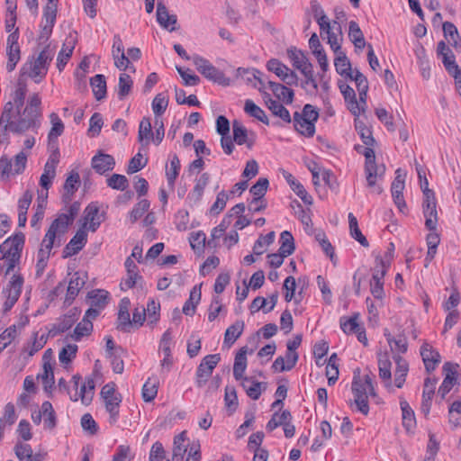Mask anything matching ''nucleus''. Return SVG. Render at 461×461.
I'll list each match as a JSON object with an SVG mask.
<instances>
[{
  "instance_id": "obj_1",
  "label": "nucleus",
  "mask_w": 461,
  "mask_h": 461,
  "mask_svg": "<svg viewBox=\"0 0 461 461\" xmlns=\"http://www.w3.org/2000/svg\"><path fill=\"white\" fill-rule=\"evenodd\" d=\"M26 95V85L19 82L2 112L0 123H5V129L14 133H23L37 128L39 124L41 98L38 93H34L24 106Z\"/></svg>"
},
{
  "instance_id": "obj_2",
  "label": "nucleus",
  "mask_w": 461,
  "mask_h": 461,
  "mask_svg": "<svg viewBox=\"0 0 461 461\" xmlns=\"http://www.w3.org/2000/svg\"><path fill=\"white\" fill-rule=\"evenodd\" d=\"M58 222L54 226H50L44 238L41 240V247L37 253V261L35 265L36 276L43 275L51 254L52 249L60 247L62 244V235L59 234L57 228Z\"/></svg>"
},
{
  "instance_id": "obj_3",
  "label": "nucleus",
  "mask_w": 461,
  "mask_h": 461,
  "mask_svg": "<svg viewBox=\"0 0 461 461\" xmlns=\"http://www.w3.org/2000/svg\"><path fill=\"white\" fill-rule=\"evenodd\" d=\"M352 392L354 394V402L357 410L363 414L367 415L369 412L368 396H375V392L373 385L372 378L369 375H366L363 379L356 372L352 381Z\"/></svg>"
},
{
  "instance_id": "obj_4",
  "label": "nucleus",
  "mask_w": 461,
  "mask_h": 461,
  "mask_svg": "<svg viewBox=\"0 0 461 461\" xmlns=\"http://www.w3.org/2000/svg\"><path fill=\"white\" fill-rule=\"evenodd\" d=\"M54 57V51L46 46L37 58L27 61L22 68V73L40 83L47 75L49 65Z\"/></svg>"
},
{
  "instance_id": "obj_5",
  "label": "nucleus",
  "mask_w": 461,
  "mask_h": 461,
  "mask_svg": "<svg viewBox=\"0 0 461 461\" xmlns=\"http://www.w3.org/2000/svg\"><path fill=\"white\" fill-rule=\"evenodd\" d=\"M314 18L320 26L321 35L322 36L323 33L327 34L328 43L330 49L335 53H338V51L341 50L339 40L342 38V31L339 23L337 21L330 22L324 11L320 7L314 10Z\"/></svg>"
},
{
  "instance_id": "obj_6",
  "label": "nucleus",
  "mask_w": 461,
  "mask_h": 461,
  "mask_svg": "<svg viewBox=\"0 0 461 461\" xmlns=\"http://www.w3.org/2000/svg\"><path fill=\"white\" fill-rule=\"evenodd\" d=\"M319 113L312 104H305L301 113H294V127L303 136L312 137L315 133V122Z\"/></svg>"
},
{
  "instance_id": "obj_7",
  "label": "nucleus",
  "mask_w": 461,
  "mask_h": 461,
  "mask_svg": "<svg viewBox=\"0 0 461 461\" xmlns=\"http://www.w3.org/2000/svg\"><path fill=\"white\" fill-rule=\"evenodd\" d=\"M100 394L105 410L109 413V423L112 425L115 424L120 415V407L122 400L121 393L116 392L114 383H108L103 386Z\"/></svg>"
},
{
  "instance_id": "obj_8",
  "label": "nucleus",
  "mask_w": 461,
  "mask_h": 461,
  "mask_svg": "<svg viewBox=\"0 0 461 461\" xmlns=\"http://www.w3.org/2000/svg\"><path fill=\"white\" fill-rule=\"evenodd\" d=\"M80 381L81 376L78 374L72 376L71 384L74 392L68 391V395L71 401L77 402L80 399L83 404L88 405L94 397L95 380L92 377H87L85 383L80 386V390L78 392Z\"/></svg>"
},
{
  "instance_id": "obj_9",
  "label": "nucleus",
  "mask_w": 461,
  "mask_h": 461,
  "mask_svg": "<svg viewBox=\"0 0 461 461\" xmlns=\"http://www.w3.org/2000/svg\"><path fill=\"white\" fill-rule=\"evenodd\" d=\"M24 284V278L22 274L14 272L10 277L6 286L3 290L5 303L3 304V312H9L18 301Z\"/></svg>"
},
{
  "instance_id": "obj_10",
  "label": "nucleus",
  "mask_w": 461,
  "mask_h": 461,
  "mask_svg": "<svg viewBox=\"0 0 461 461\" xmlns=\"http://www.w3.org/2000/svg\"><path fill=\"white\" fill-rule=\"evenodd\" d=\"M192 60L196 67V69L204 77L221 85L227 84V79L224 74L216 68L209 60L198 55H194L192 57Z\"/></svg>"
},
{
  "instance_id": "obj_11",
  "label": "nucleus",
  "mask_w": 461,
  "mask_h": 461,
  "mask_svg": "<svg viewBox=\"0 0 461 461\" xmlns=\"http://www.w3.org/2000/svg\"><path fill=\"white\" fill-rule=\"evenodd\" d=\"M25 242V236L19 232L6 239L0 245V253L4 258H10L20 261Z\"/></svg>"
},
{
  "instance_id": "obj_12",
  "label": "nucleus",
  "mask_w": 461,
  "mask_h": 461,
  "mask_svg": "<svg viewBox=\"0 0 461 461\" xmlns=\"http://www.w3.org/2000/svg\"><path fill=\"white\" fill-rule=\"evenodd\" d=\"M220 360V354L207 355L202 359L196 370L195 383L198 387L205 384Z\"/></svg>"
},
{
  "instance_id": "obj_13",
  "label": "nucleus",
  "mask_w": 461,
  "mask_h": 461,
  "mask_svg": "<svg viewBox=\"0 0 461 461\" xmlns=\"http://www.w3.org/2000/svg\"><path fill=\"white\" fill-rule=\"evenodd\" d=\"M425 226L429 230H435L438 224L437 202L432 190L426 191V196L422 203Z\"/></svg>"
},
{
  "instance_id": "obj_14",
  "label": "nucleus",
  "mask_w": 461,
  "mask_h": 461,
  "mask_svg": "<svg viewBox=\"0 0 461 461\" xmlns=\"http://www.w3.org/2000/svg\"><path fill=\"white\" fill-rule=\"evenodd\" d=\"M267 68L275 73L286 85H297L298 77L296 73L278 59H272L268 60L267 63Z\"/></svg>"
},
{
  "instance_id": "obj_15",
  "label": "nucleus",
  "mask_w": 461,
  "mask_h": 461,
  "mask_svg": "<svg viewBox=\"0 0 461 461\" xmlns=\"http://www.w3.org/2000/svg\"><path fill=\"white\" fill-rule=\"evenodd\" d=\"M87 279V276L84 272H75L67 288L64 304L69 306L72 304L79 291L83 288Z\"/></svg>"
},
{
  "instance_id": "obj_16",
  "label": "nucleus",
  "mask_w": 461,
  "mask_h": 461,
  "mask_svg": "<svg viewBox=\"0 0 461 461\" xmlns=\"http://www.w3.org/2000/svg\"><path fill=\"white\" fill-rule=\"evenodd\" d=\"M457 368L458 365L450 362H446L443 366V371L446 373V376L439 386L438 394L442 399H445L446 395L451 391L453 386L457 381Z\"/></svg>"
},
{
  "instance_id": "obj_17",
  "label": "nucleus",
  "mask_w": 461,
  "mask_h": 461,
  "mask_svg": "<svg viewBox=\"0 0 461 461\" xmlns=\"http://www.w3.org/2000/svg\"><path fill=\"white\" fill-rule=\"evenodd\" d=\"M79 205L77 203L72 204L68 212L60 213L58 217L51 222L50 226H54L57 222V228L60 235L64 236L68 231L69 225H71L74 221L76 215L78 213Z\"/></svg>"
},
{
  "instance_id": "obj_18",
  "label": "nucleus",
  "mask_w": 461,
  "mask_h": 461,
  "mask_svg": "<svg viewBox=\"0 0 461 461\" xmlns=\"http://www.w3.org/2000/svg\"><path fill=\"white\" fill-rule=\"evenodd\" d=\"M87 234L84 230H78L75 236L66 245L63 250V258H69L77 254L86 245Z\"/></svg>"
},
{
  "instance_id": "obj_19",
  "label": "nucleus",
  "mask_w": 461,
  "mask_h": 461,
  "mask_svg": "<svg viewBox=\"0 0 461 461\" xmlns=\"http://www.w3.org/2000/svg\"><path fill=\"white\" fill-rule=\"evenodd\" d=\"M58 163V155H50L44 166L43 173L40 178V185L42 188L48 190L50 187L52 180L56 176V167Z\"/></svg>"
},
{
  "instance_id": "obj_20",
  "label": "nucleus",
  "mask_w": 461,
  "mask_h": 461,
  "mask_svg": "<svg viewBox=\"0 0 461 461\" xmlns=\"http://www.w3.org/2000/svg\"><path fill=\"white\" fill-rule=\"evenodd\" d=\"M157 21L159 25L169 32L176 31V24L177 22L175 14H169L167 8L162 1H158L157 5Z\"/></svg>"
},
{
  "instance_id": "obj_21",
  "label": "nucleus",
  "mask_w": 461,
  "mask_h": 461,
  "mask_svg": "<svg viewBox=\"0 0 461 461\" xmlns=\"http://www.w3.org/2000/svg\"><path fill=\"white\" fill-rule=\"evenodd\" d=\"M420 355L427 372L436 369L440 362V355L429 343H424L420 348Z\"/></svg>"
},
{
  "instance_id": "obj_22",
  "label": "nucleus",
  "mask_w": 461,
  "mask_h": 461,
  "mask_svg": "<svg viewBox=\"0 0 461 461\" xmlns=\"http://www.w3.org/2000/svg\"><path fill=\"white\" fill-rule=\"evenodd\" d=\"M130 306L131 301L129 298L124 297L120 301L117 317V329L124 332L130 331V327L131 326L129 312Z\"/></svg>"
},
{
  "instance_id": "obj_23",
  "label": "nucleus",
  "mask_w": 461,
  "mask_h": 461,
  "mask_svg": "<svg viewBox=\"0 0 461 461\" xmlns=\"http://www.w3.org/2000/svg\"><path fill=\"white\" fill-rule=\"evenodd\" d=\"M91 164L96 173L104 175L114 168L115 160L113 156L100 152L93 157Z\"/></svg>"
},
{
  "instance_id": "obj_24",
  "label": "nucleus",
  "mask_w": 461,
  "mask_h": 461,
  "mask_svg": "<svg viewBox=\"0 0 461 461\" xmlns=\"http://www.w3.org/2000/svg\"><path fill=\"white\" fill-rule=\"evenodd\" d=\"M7 43L8 60L6 63V69L8 72H12L20 60V47L17 42V36L14 34L9 35Z\"/></svg>"
},
{
  "instance_id": "obj_25",
  "label": "nucleus",
  "mask_w": 461,
  "mask_h": 461,
  "mask_svg": "<svg viewBox=\"0 0 461 461\" xmlns=\"http://www.w3.org/2000/svg\"><path fill=\"white\" fill-rule=\"evenodd\" d=\"M366 178L367 186L374 189L376 194H381L383 189L376 185L378 178L382 177L384 173V167L373 165L365 166Z\"/></svg>"
},
{
  "instance_id": "obj_26",
  "label": "nucleus",
  "mask_w": 461,
  "mask_h": 461,
  "mask_svg": "<svg viewBox=\"0 0 461 461\" xmlns=\"http://www.w3.org/2000/svg\"><path fill=\"white\" fill-rule=\"evenodd\" d=\"M435 385L436 381L434 379L429 377L425 379L420 405V411L425 416H428L430 411L432 398L435 393Z\"/></svg>"
},
{
  "instance_id": "obj_27",
  "label": "nucleus",
  "mask_w": 461,
  "mask_h": 461,
  "mask_svg": "<svg viewBox=\"0 0 461 461\" xmlns=\"http://www.w3.org/2000/svg\"><path fill=\"white\" fill-rule=\"evenodd\" d=\"M282 175L290 185L291 189L302 199V201L304 203L311 205L312 203V197L307 193L303 185L298 182L291 173L283 170Z\"/></svg>"
},
{
  "instance_id": "obj_28",
  "label": "nucleus",
  "mask_w": 461,
  "mask_h": 461,
  "mask_svg": "<svg viewBox=\"0 0 461 461\" xmlns=\"http://www.w3.org/2000/svg\"><path fill=\"white\" fill-rule=\"evenodd\" d=\"M392 255L385 252L384 257L377 256L375 258V267L372 276V281L384 282V277L391 265Z\"/></svg>"
},
{
  "instance_id": "obj_29",
  "label": "nucleus",
  "mask_w": 461,
  "mask_h": 461,
  "mask_svg": "<svg viewBox=\"0 0 461 461\" xmlns=\"http://www.w3.org/2000/svg\"><path fill=\"white\" fill-rule=\"evenodd\" d=\"M41 413L44 429L53 430L57 427L58 418L51 402L45 401L41 403Z\"/></svg>"
},
{
  "instance_id": "obj_30",
  "label": "nucleus",
  "mask_w": 461,
  "mask_h": 461,
  "mask_svg": "<svg viewBox=\"0 0 461 461\" xmlns=\"http://www.w3.org/2000/svg\"><path fill=\"white\" fill-rule=\"evenodd\" d=\"M233 140L238 145H247L251 149L254 144V139L249 137L248 130L238 121L232 123Z\"/></svg>"
},
{
  "instance_id": "obj_31",
  "label": "nucleus",
  "mask_w": 461,
  "mask_h": 461,
  "mask_svg": "<svg viewBox=\"0 0 461 461\" xmlns=\"http://www.w3.org/2000/svg\"><path fill=\"white\" fill-rule=\"evenodd\" d=\"M187 440L186 431H182L174 438L172 461H182L185 452L187 451V445L185 442Z\"/></svg>"
},
{
  "instance_id": "obj_32",
  "label": "nucleus",
  "mask_w": 461,
  "mask_h": 461,
  "mask_svg": "<svg viewBox=\"0 0 461 461\" xmlns=\"http://www.w3.org/2000/svg\"><path fill=\"white\" fill-rule=\"evenodd\" d=\"M102 222L99 208L95 204H89L85 210V225L89 223L88 230L95 232Z\"/></svg>"
},
{
  "instance_id": "obj_33",
  "label": "nucleus",
  "mask_w": 461,
  "mask_h": 461,
  "mask_svg": "<svg viewBox=\"0 0 461 461\" xmlns=\"http://www.w3.org/2000/svg\"><path fill=\"white\" fill-rule=\"evenodd\" d=\"M265 103L275 116L281 118L285 122H291L292 119L288 110L278 101L273 100L268 94L265 97Z\"/></svg>"
},
{
  "instance_id": "obj_34",
  "label": "nucleus",
  "mask_w": 461,
  "mask_h": 461,
  "mask_svg": "<svg viewBox=\"0 0 461 461\" xmlns=\"http://www.w3.org/2000/svg\"><path fill=\"white\" fill-rule=\"evenodd\" d=\"M391 366L392 363L387 353L378 355L379 377L386 386H390L392 383Z\"/></svg>"
},
{
  "instance_id": "obj_35",
  "label": "nucleus",
  "mask_w": 461,
  "mask_h": 461,
  "mask_svg": "<svg viewBox=\"0 0 461 461\" xmlns=\"http://www.w3.org/2000/svg\"><path fill=\"white\" fill-rule=\"evenodd\" d=\"M278 299L277 292L272 294L270 295V306H267V300L264 297L258 296L256 297L250 305L251 312H258L262 310L265 313L270 312L274 310Z\"/></svg>"
},
{
  "instance_id": "obj_36",
  "label": "nucleus",
  "mask_w": 461,
  "mask_h": 461,
  "mask_svg": "<svg viewBox=\"0 0 461 461\" xmlns=\"http://www.w3.org/2000/svg\"><path fill=\"white\" fill-rule=\"evenodd\" d=\"M402 416V426L408 433H412L416 428V419L413 410L406 401L400 402Z\"/></svg>"
},
{
  "instance_id": "obj_37",
  "label": "nucleus",
  "mask_w": 461,
  "mask_h": 461,
  "mask_svg": "<svg viewBox=\"0 0 461 461\" xmlns=\"http://www.w3.org/2000/svg\"><path fill=\"white\" fill-rule=\"evenodd\" d=\"M393 359L396 364L394 383L398 388H401L405 382V377L409 371V365L407 361L399 355H395Z\"/></svg>"
},
{
  "instance_id": "obj_38",
  "label": "nucleus",
  "mask_w": 461,
  "mask_h": 461,
  "mask_svg": "<svg viewBox=\"0 0 461 461\" xmlns=\"http://www.w3.org/2000/svg\"><path fill=\"white\" fill-rule=\"evenodd\" d=\"M348 77L350 80L355 81L357 89L358 91L359 100L360 102L366 104V93L368 90V82L366 77L357 69H354L351 75Z\"/></svg>"
},
{
  "instance_id": "obj_39",
  "label": "nucleus",
  "mask_w": 461,
  "mask_h": 461,
  "mask_svg": "<svg viewBox=\"0 0 461 461\" xmlns=\"http://www.w3.org/2000/svg\"><path fill=\"white\" fill-rule=\"evenodd\" d=\"M75 48V40L73 38L67 39L62 46L57 58V67L61 71L67 65Z\"/></svg>"
},
{
  "instance_id": "obj_40",
  "label": "nucleus",
  "mask_w": 461,
  "mask_h": 461,
  "mask_svg": "<svg viewBox=\"0 0 461 461\" xmlns=\"http://www.w3.org/2000/svg\"><path fill=\"white\" fill-rule=\"evenodd\" d=\"M247 353L248 348L242 347L235 357L233 375L236 380H240L243 378V375L247 367Z\"/></svg>"
},
{
  "instance_id": "obj_41",
  "label": "nucleus",
  "mask_w": 461,
  "mask_h": 461,
  "mask_svg": "<svg viewBox=\"0 0 461 461\" xmlns=\"http://www.w3.org/2000/svg\"><path fill=\"white\" fill-rule=\"evenodd\" d=\"M242 387L246 391L249 397L258 400L262 391L266 389V384L260 382L252 381L250 378L245 377L242 381Z\"/></svg>"
},
{
  "instance_id": "obj_42",
  "label": "nucleus",
  "mask_w": 461,
  "mask_h": 461,
  "mask_svg": "<svg viewBox=\"0 0 461 461\" xmlns=\"http://www.w3.org/2000/svg\"><path fill=\"white\" fill-rule=\"evenodd\" d=\"M244 322L238 321L230 325L225 331L223 343L230 347L241 336L244 330Z\"/></svg>"
},
{
  "instance_id": "obj_43",
  "label": "nucleus",
  "mask_w": 461,
  "mask_h": 461,
  "mask_svg": "<svg viewBox=\"0 0 461 461\" xmlns=\"http://www.w3.org/2000/svg\"><path fill=\"white\" fill-rule=\"evenodd\" d=\"M268 86L278 99L286 104H291L293 102L294 91L292 89L282 84L275 83L272 81L268 82Z\"/></svg>"
},
{
  "instance_id": "obj_44",
  "label": "nucleus",
  "mask_w": 461,
  "mask_h": 461,
  "mask_svg": "<svg viewBox=\"0 0 461 461\" xmlns=\"http://www.w3.org/2000/svg\"><path fill=\"white\" fill-rule=\"evenodd\" d=\"M138 140L142 145H149V142L153 141L152 126L149 118L144 117L139 126Z\"/></svg>"
},
{
  "instance_id": "obj_45",
  "label": "nucleus",
  "mask_w": 461,
  "mask_h": 461,
  "mask_svg": "<svg viewBox=\"0 0 461 461\" xmlns=\"http://www.w3.org/2000/svg\"><path fill=\"white\" fill-rule=\"evenodd\" d=\"M337 57L334 60V66L336 68V71L340 76L348 77L353 70L351 69V64L348 59L347 58L346 54L339 50L338 53H336Z\"/></svg>"
},
{
  "instance_id": "obj_46",
  "label": "nucleus",
  "mask_w": 461,
  "mask_h": 461,
  "mask_svg": "<svg viewBox=\"0 0 461 461\" xmlns=\"http://www.w3.org/2000/svg\"><path fill=\"white\" fill-rule=\"evenodd\" d=\"M448 423L453 429L461 426V397L454 400L448 407Z\"/></svg>"
},
{
  "instance_id": "obj_47",
  "label": "nucleus",
  "mask_w": 461,
  "mask_h": 461,
  "mask_svg": "<svg viewBox=\"0 0 461 461\" xmlns=\"http://www.w3.org/2000/svg\"><path fill=\"white\" fill-rule=\"evenodd\" d=\"M244 111L249 116L256 118L266 125L269 124V120L265 112L258 106L252 100L247 99L244 104Z\"/></svg>"
},
{
  "instance_id": "obj_48",
  "label": "nucleus",
  "mask_w": 461,
  "mask_h": 461,
  "mask_svg": "<svg viewBox=\"0 0 461 461\" xmlns=\"http://www.w3.org/2000/svg\"><path fill=\"white\" fill-rule=\"evenodd\" d=\"M51 128L48 135L49 144L52 145L59 136H60L64 131V124L59 115L55 113H52L50 115Z\"/></svg>"
},
{
  "instance_id": "obj_49",
  "label": "nucleus",
  "mask_w": 461,
  "mask_h": 461,
  "mask_svg": "<svg viewBox=\"0 0 461 461\" xmlns=\"http://www.w3.org/2000/svg\"><path fill=\"white\" fill-rule=\"evenodd\" d=\"M180 160L178 157L174 154L170 159L169 166L166 167V177L170 187H174L176 179L177 178L180 171Z\"/></svg>"
},
{
  "instance_id": "obj_50",
  "label": "nucleus",
  "mask_w": 461,
  "mask_h": 461,
  "mask_svg": "<svg viewBox=\"0 0 461 461\" xmlns=\"http://www.w3.org/2000/svg\"><path fill=\"white\" fill-rule=\"evenodd\" d=\"M348 223L351 237L355 239L357 241H358L363 247H368L369 243L366 238L362 234L358 227L357 219L352 212L348 213Z\"/></svg>"
},
{
  "instance_id": "obj_51",
  "label": "nucleus",
  "mask_w": 461,
  "mask_h": 461,
  "mask_svg": "<svg viewBox=\"0 0 461 461\" xmlns=\"http://www.w3.org/2000/svg\"><path fill=\"white\" fill-rule=\"evenodd\" d=\"M108 292L102 289L93 290L88 293V298L90 300V305L99 310L104 308L108 303Z\"/></svg>"
},
{
  "instance_id": "obj_52",
  "label": "nucleus",
  "mask_w": 461,
  "mask_h": 461,
  "mask_svg": "<svg viewBox=\"0 0 461 461\" xmlns=\"http://www.w3.org/2000/svg\"><path fill=\"white\" fill-rule=\"evenodd\" d=\"M93 93L97 100H101L106 95V81L104 75H95L90 80Z\"/></svg>"
},
{
  "instance_id": "obj_53",
  "label": "nucleus",
  "mask_w": 461,
  "mask_h": 461,
  "mask_svg": "<svg viewBox=\"0 0 461 461\" xmlns=\"http://www.w3.org/2000/svg\"><path fill=\"white\" fill-rule=\"evenodd\" d=\"M348 36L357 49H363L366 45L364 34L355 21L349 23Z\"/></svg>"
},
{
  "instance_id": "obj_54",
  "label": "nucleus",
  "mask_w": 461,
  "mask_h": 461,
  "mask_svg": "<svg viewBox=\"0 0 461 461\" xmlns=\"http://www.w3.org/2000/svg\"><path fill=\"white\" fill-rule=\"evenodd\" d=\"M132 86L131 77L126 73H122L118 82V98L123 100L131 93Z\"/></svg>"
},
{
  "instance_id": "obj_55",
  "label": "nucleus",
  "mask_w": 461,
  "mask_h": 461,
  "mask_svg": "<svg viewBox=\"0 0 461 461\" xmlns=\"http://www.w3.org/2000/svg\"><path fill=\"white\" fill-rule=\"evenodd\" d=\"M291 420V413L289 411L285 410L282 413L275 412L267 424V429L273 431L278 426H284L287 421Z\"/></svg>"
},
{
  "instance_id": "obj_56",
  "label": "nucleus",
  "mask_w": 461,
  "mask_h": 461,
  "mask_svg": "<svg viewBox=\"0 0 461 461\" xmlns=\"http://www.w3.org/2000/svg\"><path fill=\"white\" fill-rule=\"evenodd\" d=\"M201 299V292L194 286L190 292L189 299L185 303L183 306V312L185 315L192 316L194 312L196 305L198 304Z\"/></svg>"
},
{
  "instance_id": "obj_57",
  "label": "nucleus",
  "mask_w": 461,
  "mask_h": 461,
  "mask_svg": "<svg viewBox=\"0 0 461 461\" xmlns=\"http://www.w3.org/2000/svg\"><path fill=\"white\" fill-rule=\"evenodd\" d=\"M281 246L279 251L283 252V256H290L294 251V241L291 232L285 230L280 235Z\"/></svg>"
},
{
  "instance_id": "obj_58",
  "label": "nucleus",
  "mask_w": 461,
  "mask_h": 461,
  "mask_svg": "<svg viewBox=\"0 0 461 461\" xmlns=\"http://www.w3.org/2000/svg\"><path fill=\"white\" fill-rule=\"evenodd\" d=\"M269 182L267 178H259L255 185L250 188V193L254 196V203H258L259 199H262L267 193Z\"/></svg>"
},
{
  "instance_id": "obj_59",
  "label": "nucleus",
  "mask_w": 461,
  "mask_h": 461,
  "mask_svg": "<svg viewBox=\"0 0 461 461\" xmlns=\"http://www.w3.org/2000/svg\"><path fill=\"white\" fill-rule=\"evenodd\" d=\"M275 240V232L270 231L267 235H261L255 242L253 246V252L256 255H262L267 246L273 243Z\"/></svg>"
},
{
  "instance_id": "obj_60",
  "label": "nucleus",
  "mask_w": 461,
  "mask_h": 461,
  "mask_svg": "<svg viewBox=\"0 0 461 461\" xmlns=\"http://www.w3.org/2000/svg\"><path fill=\"white\" fill-rule=\"evenodd\" d=\"M106 184L110 188L120 191H124L129 186L127 177L120 174H113L106 179Z\"/></svg>"
},
{
  "instance_id": "obj_61",
  "label": "nucleus",
  "mask_w": 461,
  "mask_h": 461,
  "mask_svg": "<svg viewBox=\"0 0 461 461\" xmlns=\"http://www.w3.org/2000/svg\"><path fill=\"white\" fill-rule=\"evenodd\" d=\"M14 451L20 461H36V457L32 455V449L29 444H16Z\"/></svg>"
},
{
  "instance_id": "obj_62",
  "label": "nucleus",
  "mask_w": 461,
  "mask_h": 461,
  "mask_svg": "<svg viewBox=\"0 0 461 461\" xmlns=\"http://www.w3.org/2000/svg\"><path fill=\"white\" fill-rule=\"evenodd\" d=\"M93 330V323L90 320H82L75 328L72 338L75 340H80L83 337L87 336Z\"/></svg>"
},
{
  "instance_id": "obj_63",
  "label": "nucleus",
  "mask_w": 461,
  "mask_h": 461,
  "mask_svg": "<svg viewBox=\"0 0 461 461\" xmlns=\"http://www.w3.org/2000/svg\"><path fill=\"white\" fill-rule=\"evenodd\" d=\"M149 208V202L147 199L140 200L130 212L129 220L131 223L136 222Z\"/></svg>"
},
{
  "instance_id": "obj_64",
  "label": "nucleus",
  "mask_w": 461,
  "mask_h": 461,
  "mask_svg": "<svg viewBox=\"0 0 461 461\" xmlns=\"http://www.w3.org/2000/svg\"><path fill=\"white\" fill-rule=\"evenodd\" d=\"M168 105V98L164 94H158L152 101V110L155 117L162 115Z\"/></svg>"
}]
</instances>
